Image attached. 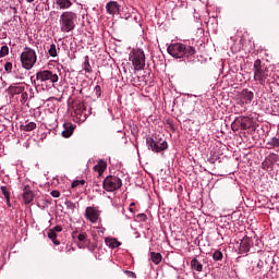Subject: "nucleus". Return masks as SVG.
I'll use <instances>...</instances> for the list:
<instances>
[{
	"mask_svg": "<svg viewBox=\"0 0 279 279\" xmlns=\"http://www.w3.org/2000/svg\"><path fill=\"white\" fill-rule=\"evenodd\" d=\"M167 51L172 58L185 60L186 62H193L195 60V53H197L195 47L182 43L171 44L168 46Z\"/></svg>",
	"mask_w": 279,
	"mask_h": 279,
	"instance_id": "obj_1",
	"label": "nucleus"
},
{
	"mask_svg": "<svg viewBox=\"0 0 279 279\" xmlns=\"http://www.w3.org/2000/svg\"><path fill=\"white\" fill-rule=\"evenodd\" d=\"M75 23H77V13L73 11L62 12L59 17L60 32L69 34L75 29Z\"/></svg>",
	"mask_w": 279,
	"mask_h": 279,
	"instance_id": "obj_2",
	"label": "nucleus"
},
{
	"mask_svg": "<svg viewBox=\"0 0 279 279\" xmlns=\"http://www.w3.org/2000/svg\"><path fill=\"white\" fill-rule=\"evenodd\" d=\"M253 71L255 82H258L260 86L269 84V69H267V65L263 64L260 59L254 61Z\"/></svg>",
	"mask_w": 279,
	"mask_h": 279,
	"instance_id": "obj_3",
	"label": "nucleus"
},
{
	"mask_svg": "<svg viewBox=\"0 0 279 279\" xmlns=\"http://www.w3.org/2000/svg\"><path fill=\"white\" fill-rule=\"evenodd\" d=\"M21 64L26 71H32L36 62H38V56L36 54V50L31 47H24L21 56H20Z\"/></svg>",
	"mask_w": 279,
	"mask_h": 279,
	"instance_id": "obj_4",
	"label": "nucleus"
},
{
	"mask_svg": "<svg viewBox=\"0 0 279 279\" xmlns=\"http://www.w3.org/2000/svg\"><path fill=\"white\" fill-rule=\"evenodd\" d=\"M251 128H254V120L245 116L236 117L231 123L232 132H239L240 130H251Z\"/></svg>",
	"mask_w": 279,
	"mask_h": 279,
	"instance_id": "obj_5",
	"label": "nucleus"
},
{
	"mask_svg": "<svg viewBox=\"0 0 279 279\" xmlns=\"http://www.w3.org/2000/svg\"><path fill=\"white\" fill-rule=\"evenodd\" d=\"M130 61L135 71H143L145 69V51L141 48H135L130 53Z\"/></svg>",
	"mask_w": 279,
	"mask_h": 279,
	"instance_id": "obj_6",
	"label": "nucleus"
},
{
	"mask_svg": "<svg viewBox=\"0 0 279 279\" xmlns=\"http://www.w3.org/2000/svg\"><path fill=\"white\" fill-rule=\"evenodd\" d=\"M8 94L11 97L20 95V104H27V99H29V94L25 90V85L23 83H13L8 87Z\"/></svg>",
	"mask_w": 279,
	"mask_h": 279,
	"instance_id": "obj_7",
	"label": "nucleus"
},
{
	"mask_svg": "<svg viewBox=\"0 0 279 279\" xmlns=\"http://www.w3.org/2000/svg\"><path fill=\"white\" fill-rule=\"evenodd\" d=\"M121 186H123V181L117 175L110 174L102 181V187L107 193H114V191H119Z\"/></svg>",
	"mask_w": 279,
	"mask_h": 279,
	"instance_id": "obj_8",
	"label": "nucleus"
},
{
	"mask_svg": "<svg viewBox=\"0 0 279 279\" xmlns=\"http://www.w3.org/2000/svg\"><path fill=\"white\" fill-rule=\"evenodd\" d=\"M146 145L148 149L155 151V154H160V151H165L169 149V144L165 140H154V137L146 138Z\"/></svg>",
	"mask_w": 279,
	"mask_h": 279,
	"instance_id": "obj_9",
	"label": "nucleus"
},
{
	"mask_svg": "<svg viewBox=\"0 0 279 279\" xmlns=\"http://www.w3.org/2000/svg\"><path fill=\"white\" fill-rule=\"evenodd\" d=\"M60 80L58 74H53V72L49 70H43L36 73L37 82H51V84H56Z\"/></svg>",
	"mask_w": 279,
	"mask_h": 279,
	"instance_id": "obj_10",
	"label": "nucleus"
},
{
	"mask_svg": "<svg viewBox=\"0 0 279 279\" xmlns=\"http://www.w3.org/2000/svg\"><path fill=\"white\" fill-rule=\"evenodd\" d=\"M85 219L89 221V223H97L101 219V210L99 207L89 206L85 209Z\"/></svg>",
	"mask_w": 279,
	"mask_h": 279,
	"instance_id": "obj_11",
	"label": "nucleus"
},
{
	"mask_svg": "<svg viewBox=\"0 0 279 279\" xmlns=\"http://www.w3.org/2000/svg\"><path fill=\"white\" fill-rule=\"evenodd\" d=\"M254 99V92L244 88L241 93H240V104L242 106H247L250 104H252V100Z\"/></svg>",
	"mask_w": 279,
	"mask_h": 279,
	"instance_id": "obj_12",
	"label": "nucleus"
},
{
	"mask_svg": "<svg viewBox=\"0 0 279 279\" xmlns=\"http://www.w3.org/2000/svg\"><path fill=\"white\" fill-rule=\"evenodd\" d=\"M23 199L24 204L28 205L34 202V192L29 185H25L23 189Z\"/></svg>",
	"mask_w": 279,
	"mask_h": 279,
	"instance_id": "obj_13",
	"label": "nucleus"
},
{
	"mask_svg": "<svg viewBox=\"0 0 279 279\" xmlns=\"http://www.w3.org/2000/svg\"><path fill=\"white\" fill-rule=\"evenodd\" d=\"M106 10L108 14H119L121 5H119V2L117 1H110L106 4Z\"/></svg>",
	"mask_w": 279,
	"mask_h": 279,
	"instance_id": "obj_14",
	"label": "nucleus"
},
{
	"mask_svg": "<svg viewBox=\"0 0 279 279\" xmlns=\"http://www.w3.org/2000/svg\"><path fill=\"white\" fill-rule=\"evenodd\" d=\"M63 131H62V136L63 138H70V136H73V132H75V125L71 122H65L63 124Z\"/></svg>",
	"mask_w": 279,
	"mask_h": 279,
	"instance_id": "obj_15",
	"label": "nucleus"
},
{
	"mask_svg": "<svg viewBox=\"0 0 279 279\" xmlns=\"http://www.w3.org/2000/svg\"><path fill=\"white\" fill-rule=\"evenodd\" d=\"M250 243H251L250 238H244L241 240L240 246H239L240 254H247V252H250V247H251Z\"/></svg>",
	"mask_w": 279,
	"mask_h": 279,
	"instance_id": "obj_16",
	"label": "nucleus"
},
{
	"mask_svg": "<svg viewBox=\"0 0 279 279\" xmlns=\"http://www.w3.org/2000/svg\"><path fill=\"white\" fill-rule=\"evenodd\" d=\"M36 128H37L36 122H29V120H26L24 124L20 125V130L22 132H34Z\"/></svg>",
	"mask_w": 279,
	"mask_h": 279,
	"instance_id": "obj_17",
	"label": "nucleus"
},
{
	"mask_svg": "<svg viewBox=\"0 0 279 279\" xmlns=\"http://www.w3.org/2000/svg\"><path fill=\"white\" fill-rule=\"evenodd\" d=\"M73 239H77L81 247H86L88 245V234L86 232L78 233L77 235H72Z\"/></svg>",
	"mask_w": 279,
	"mask_h": 279,
	"instance_id": "obj_18",
	"label": "nucleus"
},
{
	"mask_svg": "<svg viewBox=\"0 0 279 279\" xmlns=\"http://www.w3.org/2000/svg\"><path fill=\"white\" fill-rule=\"evenodd\" d=\"M56 5L59 10H70L73 7L72 0H56Z\"/></svg>",
	"mask_w": 279,
	"mask_h": 279,
	"instance_id": "obj_19",
	"label": "nucleus"
},
{
	"mask_svg": "<svg viewBox=\"0 0 279 279\" xmlns=\"http://www.w3.org/2000/svg\"><path fill=\"white\" fill-rule=\"evenodd\" d=\"M106 169H108V162H106L105 160H99L97 165L94 166V171H96L98 175H102Z\"/></svg>",
	"mask_w": 279,
	"mask_h": 279,
	"instance_id": "obj_20",
	"label": "nucleus"
},
{
	"mask_svg": "<svg viewBox=\"0 0 279 279\" xmlns=\"http://www.w3.org/2000/svg\"><path fill=\"white\" fill-rule=\"evenodd\" d=\"M190 265H191L192 271H197L198 274H202V271H204V265L201 264V263L197 260V257H194V258L190 262Z\"/></svg>",
	"mask_w": 279,
	"mask_h": 279,
	"instance_id": "obj_21",
	"label": "nucleus"
},
{
	"mask_svg": "<svg viewBox=\"0 0 279 279\" xmlns=\"http://www.w3.org/2000/svg\"><path fill=\"white\" fill-rule=\"evenodd\" d=\"M82 71H84V73H93V66L90 65V57H84V62L82 63Z\"/></svg>",
	"mask_w": 279,
	"mask_h": 279,
	"instance_id": "obj_22",
	"label": "nucleus"
},
{
	"mask_svg": "<svg viewBox=\"0 0 279 279\" xmlns=\"http://www.w3.org/2000/svg\"><path fill=\"white\" fill-rule=\"evenodd\" d=\"M74 112L76 117H84V119H86V105L80 102L76 105Z\"/></svg>",
	"mask_w": 279,
	"mask_h": 279,
	"instance_id": "obj_23",
	"label": "nucleus"
},
{
	"mask_svg": "<svg viewBox=\"0 0 279 279\" xmlns=\"http://www.w3.org/2000/svg\"><path fill=\"white\" fill-rule=\"evenodd\" d=\"M105 243L111 250H117V247L121 246V242L117 241V239H114V238H106Z\"/></svg>",
	"mask_w": 279,
	"mask_h": 279,
	"instance_id": "obj_24",
	"label": "nucleus"
},
{
	"mask_svg": "<svg viewBox=\"0 0 279 279\" xmlns=\"http://www.w3.org/2000/svg\"><path fill=\"white\" fill-rule=\"evenodd\" d=\"M150 260L154 263V265H160V263H162V254L150 252Z\"/></svg>",
	"mask_w": 279,
	"mask_h": 279,
	"instance_id": "obj_25",
	"label": "nucleus"
},
{
	"mask_svg": "<svg viewBox=\"0 0 279 279\" xmlns=\"http://www.w3.org/2000/svg\"><path fill=\"white\" fill-rule=\"evenodd\" d=\"M266 145H267L268 149H274L276 147H279V138L271 137L270 141H268Z\"/></svg>",
	"mask_w": 279,
	"mask_h": 279,
	"instance_id": "obj_26",
	"label": "nucleus"
},
{
	"mask_svg": "<svg viewBox=\"0 0 279 279\" xmlns=\"http://www.w3.org/2000/svg\"><path fill=\"white\" fill-rule=\"evenodd\" d=\"M265 159L274 167V163L278 162L279 156L276 153H270Z\"/></svg>",
	"mask_w": 279,
	"mask_h": 279,
	"instance_id": "obj_27",
	"label": "nucleus"
},
{
	"mask_svg": "<svg viewBox=\"0 0 279 279\" xmlns=\"http://www.w3.org/2000/svg\"><path fill=\"white\" fill-rule=\"evenodd\" d=\"M48 238L50 241H52L53 245H60V242L58 241V233H56V231L50 229L48 232Z\"/></svg>",
	"mask_w": 279,
	"mask_h": 279,
	"instance_id": "obj_28",
	"label": "nucleus"
},
{
	"mask_svg": "<svg viewBox=\"0 0 279 279\" xmlns=\"http://www.w3.org/2000/svg\"><path fill=\"white\" fill-rule=\"evenodd\" d=\"M48 54L50 58H58V48L56 47V44H51L50 48L48 49Z\"/></svg>",
	"mask_w": 279,
	"mask_h": 279,
	"instance_id": "obj_29",
	"label": "nucleus"
},
{
	"mask_svg": "<svg viewBox=\"0 0 279 279\" xmlns=\"http://www.w3.org/2000/svg\"><path fill=\"white\" fill-rule=\"evenodd\" d=\"M10 53V47L8 46H2L0 49V58H5V56H9Z\"/></svg>",
	"mask_w": 279,
	"mask_h": 279,
	"instance_id": "obj_30",
	"label": "nucleus"
},
{
	"mask_svg": "<svg viewBox=\"0 0 279 279\" xmlns=\"http://www.w3.org/2000/svg\"><path fill=\"white\" fill-rule=\"evenodd\" d=\"M214 260H223V253L219 250H216L213 254Z\"/></svg>",
	"mask_w": 279,
	"mask_h": 279,
	"instance_id": "obj_31",
	"label": "nucleus"
},
{
	"mask_svg": "<svg viewBox=\"0 0 279 279\" xmlns=\"http://www.w3.org/2000/svg\"><path fill=\"white\" fill-rule=\"evenodd\" d=\"M10 14H13V21H16V19H21V16H17L19 10L15 7H10L9 9Z\"/></svg>",
	"mask_w": 279,
	"mask_h": 279,
	"instance_id": "obj_32",
	"label": "nucleus"
},
{
	"mask_svg": "<svg viewBox=\"0 0 279 279\" xmlns=\"http://www.w3.org/2000/svg\"><path fill=\"white\" fill-rule=\"evenodd\" d=\"M0 190L5 199L10 198V191L8 190V186L2 185Z\"/></svg>",
	"mask_w": 279,
	"mask_h": 279,
	"instance_id": "obj_33",
	"label": "nucleus"
},
{
	"mask_svg": "<svg viewBox=\"0 0 279 279\" xmlns=\"http://www.w3.org/2000/svg\"><path fill=\"white\" fill-rule=\"evenodd\" d=\"M80 184H81V186H84L86 184V181L85 180H75V181H73L72 182V189H75V187L80 186Z\"/></svg>",
	"mask_w": 279,
	"mask_h": 279,
	"instance_id": "obj_34",
	"label": "nucleus"
},
{
	"mask_svg": "<svg viewBox=\"0 0 279 279\" xmlns=\"http://www.w3.org/2000/svg\"><path fill=\"white\" fill-rule=\"evenodd\" d=\"M272 163H269V161L267 159H265L263 162H262V169H264V171H267V169H271Z\"/></svg>",
	"mask_w": 279,
	"mask_h": 279,
	"instance_id": "obj_35",
	"label": "nucleus"
},
{
	"mask_svg": "<svg viewBox=\"0 0 279 279\" xmlns=\"http://www.w3.org/2000/svg\"><path fill=\"white\" fill-rule=\"evenodd\" d=\"M94 93H95L97 99H99V97H101V86L96 85L95 88H94Z\"/></svg>",
	"mask_w": 279,
	"mask_h": 279,
	"instance_id": "obj_36",
	"label": "nucleus"
},
{
	"mask_svg": "<svg viewBox=\"0 0 279 279\" xmlns=\"http://www.w3.org/2000/svg\"><path fill=\"white\" fill-rule=\"evenodd\" d=\"M65 206L68 208V210H75V203L71 202V201H66L65 202Z\"/></svg>",
	"mask_w": 279,
	"mask_h": 279,
	"instance_id": "obj_37",
	"label": "nucleus"
},
{
	"mask_svg": "<svg viewBox=\"0 0 279 279\" xmlns=\"http://www.w3.org/2000/svg\"><path fill=\"white\" fill-rule=\"evenodd\" d=\"M12 69H13L12 62H7V63L4 64V71H5V73H12Z\"/></svg>",
	"mask_w": 279,
	"mask_h": 279,
	"instance_id": "obj_38",
	"label": "nucleus"
},
{
	"mask_svg": "<svg viewBox=\"0 0 279 279\" xmlns=\"http://www.w3.org/2000/svg\"><path fill=\"white\" fill-rule=\"evenodd\" d=\"M124 274L129 277V278H136V272L132 271V270H125Z\"/></svg>",
	"mask_w": 279,
	"mask_h": 279,
	"instance_id": "obj_39",
	"label": "nucleus"
},
{
	"mask_svg": "<svg viewBox=\"0 0 279 279\" xmlns=\"http://www.w3.org/2000/svg\"><path fill=\"white\" fill-rule=\"evenodd\" d=\"M137 219H140V221H147V215L146 214H138Z\"/></svg>",
	"mask_w": 279,
	"mask_h": 279,
	"instance_id": "obj_40",
	"label": "nucleus"
},
{
	"mask_svg": "<svg viewBox=\"0 0 279 279\" xmlns=\"http://www.w3.org/2000/svg\"><path fill=\"white\" fill-rule=\"evenodd\" d=\"M50 230H52L57 234V232H62V226H56L53 227V229Z\"/></svg>",
	"mask_w": 279,
	"mask_h": 279,
	"instance_id": "obj_41",
	"label": "nucleus"
},
{
	"mask_svg": "<svg viewBox=\"0 0 279 279\" xmlns=\"http://www.w3.org/2000/svg\"><path fill=\"white\" fill-rule=\"evenodd\" d=\"M50 195H51L52 197H60V191L53 190V191L50 193Z\"/></svg>",
	"mask_w": 279,
	"mask_h": 279,
	"instance_id": "obj_42",
	"label": "nucleus"
},
{
	"mask_svg": "<svg viewBox=\"0 0 279 279\" xmlns=\"http://www.w3.org/2000/svg\"><path fill=\"white\" fill-rule=\"evenodd\" d=\"M96 248H97V244H90L88 246V250H90V252H95Z\"/></svg>",
	"mask_w": 279,
	"mask_h": 279,
	"instance_id": "obj_43",
	"label": "nucleus"
},
{
	"mask_svg": "<svg viewBox=\"0 0 279 279\" xmlns=\"http://www.w3.org/2000/svg\"><path fill=\"white\" fill-rule=\"evenodd\" d=\"M263 265H264V264H263V260L259 259V260L257 262V269H259V270L263 269Z\"/></svg>",
	"mask_w": 279,
	"mask_h": 279,
	"instance_id": "obj_44",
	"label": "nucleus"
},
{
	"mask_svg": "<svg viewBox=\"0 0 279 279\" xmlns=\"http://www.w3.org/2000/svg\"><path fill=\"white\" fill-rule=\"evenodd\" d=\"M5 201H7V206H8L9 208H12V203L10 202V197H9V198H5Z\"/></svg>",
	"mask_w": 279,
	"mask_h": 279,
	"instance_id": "obj_45",
	"label": "nucleus"
},
{
	"mask_svg": "<svg viewBox=\"0 0 279 279\" xmlns=\"http://www.w3.org/2000/svg\"><path fill=\"white\" fill-rule=\"evenodd\" d=\"M104 232H106V228L101 227L98 230V234H104Z\"/></svg>",
	"mask_w": 279,
	"mask_h": 279,
	"instance_id": "obj_46",
	"label": "nucleus"
},
{
	"mask_svg": "<svg viewBox=\"0 0 279 279\" xmlns=\"http://www.w3.org/2000/svg\"><path fill=\"white\" fill-rule=\"evenodd\" d=\"M131 132H132V134H136V128H133L132 130H131Z\"/></svg>",
	"mask_w": 279,
	"mask_h": 279,
	"instance_id": "obj_47",
	"label": "nucleus"
},
{
	"mask_svg": "<svg viewBox=\"0 0 279 279\" xmlns=\"http://www.w3.org/2000/svg\"><path fill=\"white\" fill-rule=\"evenodd\" d=\"M35 0H26L27 3H34Z\"/></svg>",
	"mask_w": 279,
	"mask_h": 279,
	"instance_id": "obj_48",
	"label": "nucleus"
},
{
	"mask_svg": "<svg viewBox=\"0 0 279 279\" xmlns=\"http://www.w3.org/2000/svg\"><path fill=\"white\" fill-rule=\"evenodd\" d=\"M129 210L132 213L133 209H132V208H129Z\"/></svg>",
	"mask_w": 279,
	"mask_h": 279,
	"instance_id": "obj_49",
	"label": "nucleus"
},
{
	"mask_svg": "<svg viewBox=\"0 0 279 279\" xmlns=\"http://www.w3.org/2000/svg\"><path fill=\"white\" fill-rule=\"evenodd\" d=\"M131 206H134V203H131Z\"/></svg>",
	"mask_w": 279,
	"mask_h": 279,
	"instance_id": "obj_50",
	"label": "nucleus"
}]
</instances>
